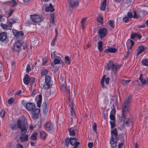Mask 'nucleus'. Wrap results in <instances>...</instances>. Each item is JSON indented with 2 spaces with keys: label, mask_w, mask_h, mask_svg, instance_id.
Wrapping results in <instances>:
<instances>
[{
  "label": "nucleus",
  "mask_w": 148,
  "mask_h": 148,
  "mask_svg": "<svg viewBox=\"0 0 148 148\" xmlns=\"http://www.w3.org/2000/svg\"><path fill=\"white\" fill-rule=\"evenodd\" d=\"M132 98V95H129L127 98L125 100L123 105L122 108V117L123 120H124L125 124L126 126L129 127L130 125V122L131 120L130 118H126V116L130 110V106L131 102V100Z\"/></svg>",
  "instance_id": "f257e3e1"
},
{
  "label": "nucleus",
  "mask_w": 148,
  "mask_h": 148,
  "mask_svg": "<svg viewBox=\"0 0 148 148\" xmlns=\"http://www.w3.org/2000/svg\"><path fill=\"white\" fill-rule=\"evenodd\" d=\"M17 127L21 129V135L19 138L21 141L24 142L28 140V135L26 134L27 131V122L26 120L24 119V121H21L18 119L17 121Z\"/></svg>",
  "instance_id": "f03ea898"
},
{
  "label": "nucleus",
  "mask_w": 148,
  "mask_h": 148,
  "mask_svg": "<svg viewBox=\"0 0 148 148\" xmlns=\"http://www.w3.org/2000/svg\"><path fill=\"white\" fill-rule=\"evenodd\" d=\"M118 134L116 128L111 130V136L110 140V143L111 147L115 148L117 147L118 139L117 136Z\"/></svg>",
  "instance_id": "7ed1b4c3"
},
{
  "label": "nucleus",
  "mask_w": 148,
  "mask_h": 148,
  "mask_svg": "<svg viewBox=\"0 0 148 148\" xmlns=\"http://www.w3.org/2000/svg\"><path fill=\"white\" fill-rule=\"evenodd\" d=\"M22 46L23 47V49H25L26 47V44L21 40H18L15 42L13 45L12 47L13 50L17 53H18L21 51V48Z\"/></svg>",
  "instance_id": "20e7f679"
},
{
  "label": "nucleus",
  "mask_w": 148,
  "mask_h": 148,
  "mask_svg": "<svg viewBox=\"0 0 148 148\" xmlns=\"http://www.w3.org/2000/svg\"><path fill=\"white\" fill-rule=\"evenodd\" d=\"M45 129L49 133L53 132L55 129L53 123L51 122H48L45 123L44 125Z\"/></svg>",
  "instance_id": "39448f33"
},
{
  "label": "nucleus",
  "mask_w": 148,
  "mask_h": 148,
  "mask_svg": "<svg viewBox=\"0 0 148 148\" xmlns=\"http://www.w3.org/2000/svg\"><path fill=\"white\" fill-rule=\"evenodd\" d=\"M24 101H22V104L24 106H26V109L29 111H31L32 112L34 111L36 109V105L34 103L29 102L27 103L25 105L23 103Z\"/></svg>",
  "instance_id": "423d86ee"
},
{
  "label": "nucleus",
  "mask_w": 148,
  "mask_h": 148,
  "mask_svg": "<svg viewBox=\"0 0 148 148\" xmlns=\"http://www.w3.org/2000/svg\"><path fill=\"white\" fill-rule=\"evenodd\" d=\"M119 68V66L117 64H108L106 69L108 70H111L115 74L117 72V69Z\"/></svg>",
  "instance_id": "0eeeda50"
},
{
  "label": "nucleus",
  "mask_w": 148,
  "mask_h": 148,
  "mask_svg": "<svg viewBox=\"0 0 148 148\" xmlns=\"http://www.w3.org/2000/svg\"><path fill=\"white\" fill-rule=\"evenodd\" d=\"M51 77L48 75L45 77V83L43 85V88L45 90L49 89L51 86Z\"/></svg>",
  "instance_id": "6e6552de"
},
{
  "label": "nucleus",
  "mask_w": 148,
  "mask_h": 148,
  "mask_svg": "<svg viewBox=\"0 0 148 148\" xmlns=\"http://www.w3.org/2000/svg\"><path fill=\"white\" fill-rule=\"evenodd\" d=\"M30 18L33 22L36 23L40 22L44 19V17L42 16L36 14L31 15Z\"/></svg>",
  "instance_id": "1a4fd4ad"
},
{
  "label": "nucleus",
  "mask_w": 148,
  "mask_h": 148,
  "mask_svg": "<svg viewBox=\"0 0 148 148\" xmlns=\"http://www.w3.org/2000/svg\"><path fill=\"white\" fill-rule=\"evenodd\" d=\"M12 32L14 35L15 36L17 40V41L19 40L20 38H22L24 36V33L22 31H18L15 29H12Z\"/></svg>",
  "instance_id": "9d476101"
},
{
  "label": "nucleus",
  "mask_w": 148,
  "mask_h": 148,
  "mask_svg": "<svg viewBox=\"0 0 148 148\" xmlns=\"http://www.w3.org/2000/svg\"><path fill=\"white\" fill-rule=\"evenodd\" d=\"M139 80L142 84H146L148 82V77H147V75L145 74H141L140 76Z\"/></svg>",
  "instance_id": "9b49d317"
},
{
  "label": "nucleus",
  "mask_w": 148,
  "mask_h": 148,
  "mask_svg": "<svg viewBox=\"0 0 148 148\" xmlns=\"http://www.w3.org/2000/svg\"><path fill=\"white\" fill-rule=\"evenodd\" d=\"M97 33L100 37L102 38L107 35L108 33V31L105 28H101L98 30Z\"/></svg>",
  "instance_id": "f8f14e48"
},
{
  "label": "nucleus",
  "mask_w": 148,
  "mask_h": 148,
  "mask_svg": "<svg viewBox=\"0 0 148 148\" xmlns=\"http://www.w3.org/2000/svg\"><path fill=\"white\" fill-rule=\"evenodd\" d=\"M113 108L110 112V117L111 121H115L116 110L113 104H112Z\"/></svg>",
  "instance_id": "ddd939ff"
},
{
  "label": "nucleus",
  "mask_w": 148,
  "mask_h": 148,
  "mask_svg": "<svg viewBox=\"0 0 148 148\" xmlns=\"http://www.w3.org/2000/svg\"><path fill=\"white\" fill-rule=\"evenodd\" d=\"M79 2L77 0H70V7L72 8L77 7L79 5Z\"/></svg>",
  "instance_id": "4468645a"
},
{
  "label": "nucleus",
  "mask_w": 148,
  "mask_h": 148,
  "mask_svg": "<svg viewBox=\"0 0 148 148\" xmlns=\"http://www.w3.org/2000/svg\"><path fill=\"white\" fill-rule=\"evenodd\" d=\"M60 89L63 92L65 93H68V95H70V87L69 86H66L63 84H62L60 86Z\"/></svg>",
  "instance_id": "2eb2a0df"
},
{
  "label": "nucleus",
  "mask_w": 148,
  "mask_h": 148,
  "mask_svg": "<svg viewBox=\"0 0 148 148\" xmlns=\"http://www.w3.org/2000/svg\"><path fill=\"white\" fill-rule=\"evenodd\" d=\"M40 112V109L39 108H36L34 111L32 112V118L34 119H35L38 117L37 115L39 114Z\"/></svg>",
  "instance_id": "dca6fc26"
},
{
  "label": "nucleus",
  "mask_w": 148,
  "mask_h": 148,
  "mask_svg": "<svg viewBox=\"0 0 148 148\" xmlns=\"http://www.w3.org/2000/svg\"><path fill=\"white\" fill-rule=\"evenodd\" d=\"M118 49L117 48L112 47H109L106 49L104 51V53H115L117 52Z\"/></svg>",
  "instance_id": "f3484780"
},
{
  "label": "nucleus",
  "mask_w": 148,
  "mask_h": 148,
  "mask_svg": "<svg viewBox=\"0 0 148 148\" xmlns=\"http://www.w3.org/2000/svg\"><path fill=\"white\" fill-rule=\"evenodd\" d=\"M36 100L37 101V104L38 107H40L42 101V95L41 94H39L38 96L37 97Z\"/></svg>",
  "instance_id": "a211bd4d"
},
{
  "label": "nucleus",
  "mask_w": 148,
  "mask_h": 148,
  "mask_svg": "<svg viewBox=\"0 0 148 148\" xmlns=\"http://www.w3.org/2000/svg\"><path fill=\"white\" fill-rule=\"evenodd\" d=\"M134 43V42L132 40L130 39H128L126 43V45L127 49H131Z\"/></svg>",
  "instance_id": "6ab92c4d"
},
{
  "label": "nucleus",
  "mask_w": 148,
  "mask_h": 148,
  "mask_svg": "<svg viewBox=\"0 0 148 148\" xmlns=\"http://www.w3.org/2000/svg\"><path fill=\"white\" fill-rule=\"evenodd\" d=\"M142 38V36L136 33H133L131 34L130 36V38L131 39H134L135 38H137L139 39H140Z\"/></svg>",
  "instance_id": "aec40b11"
},
{
  "label": "nucleus",
  "mask_w": 148,
  "mask_h": 148,
  "mask_svg": "<svg viewBox=\"0 0 148 148\" xmlns=\"http://www.w3.org/2000/svg\"><path fill=\"white\" fill-rule=\"evenodd\" d=\"M7 37V34L5 32H2L0 33V41L2 42L4 41L6 39Z\"/></svg>",
  "instance_id": "412c9836"
},
{
  "label": "nucleus",
  "mask_w": 148,
  "mask_h": 148,
  "mask_svg": "<svg viewBox=\"0 0 148 148\" xmlns=\"http://www.w3.org/2000/svg\"><path fill=\"white\" fill-rule=\"evenodd\" d=\"M30 78L29 75L27 74H26L23 79V81L24 84L26 85L28 84L30 82Z\"/></svg>",
  "instance_id": "4be33fe9"
},
{
  "label": "nucleus",
  "mask_w": 148,
  "mask_h": 148,
  "mask_svg": "<svg viewBox=\"0 0 148 148\" xmlns=\"http://www.w3.org/2000/svg\"><path fill=\"white\" fill-rule=\"evenodd\" d=\"M68 97L69 101L68 103V105L69 106V108H74L73 100L70 99L71 95H68Z\"/></svg>",
  "instance_id": "5701e85b"
},
{
  "label": "nucleus",
  "mask_w": 148,
  "mask_h": 148,
  "mask_svg": "<svg viewBox=\"0 0 148 148\" xmlns=\"http://www.w3.org/2000/svg\"><path fill=\"white\" fill-rule=\"evenodd\" d=\"M145 50V48L143 46H139L138 49L137 50V52L136 54V56H138L139 54L142 53Z\"/></svg>",
  "instance_id": "b1692460"
},
{
  "label": "nucleus",
  "mask_w": 148,
  "mask_h": 148,
  "mask_svg": "<svg viewBox=\"0 0 148 148\" xmlns=\"http://www.w3.org/2000/svg\"><path fill=\"white\" fill-rule=\"evenodd\" d=\"M69 132L71 136H74L76 134V132L75 129L74 127L70 128L69 130Z\"/></svg>",
  "instance_id": "393cba45"
},
{
  "label": "nucleus",
  "mask_w": 148,
  "mask_h": 148,
  "mask_svg": "<svg viewBox=\"0 0 148 148\" xmlns=\"http://www.w3.org/2000/svg\"><path fill=\"white\" fill-rule=\"evenodd\" d=\"M98 49L100 52H102L103 51V42L101 41H99L98 42Z\"/></svg>",
  "instance_id": "a878e982"
},
{
  "label": "nucleus",
  "mask_w": 148,
  "mask_h": 148,
  "mask_svg": "<svg viewBox=\"0 0 148 148\" xmlns=\"http://www.w3.org/2000/svg\"><path fill=\"white\" fill-rule=\"evenodd\" d=\"M106 1L107 0H104L101 5L100 9L102 11L104 10L106 8Z\"/></svg>",
  "instance_id": "bb28decb"
},
{
  "label": "nucleus",
  "mask_w": 148,
  "mask_h": 148,
  "mask_svg": "<svg viewBox=\"0 0 148 148\" xmlns=\"http://www.w3.org/2000/svg\"><path fill=\"white\" fill-rule=\"evenodd\" d=\"M40 134L41 138L42 139L45 140L47 135V134L44 131H41L40 132Z\"/></svg>",
  "instance_id": "cd10ccee"
},
{
  "label": "nucleus",
  "mask_w": 148,
  "mask_h": 148,
  "mask_svg": "<svg viewBox=\"0 0 148 148\" xmlns=\"http://www.w3.org/2000/svg\"><path fill=\"white\" fill-rule=\"evenodd\" d=\"M45 10L47 12H53L54 11V9H53V6L51 5V4H50L49 6L46 8H45Z\"/></svg>",
  "instance_id": "c85d7f7f"
},
{
  "label": "nucleus",
  "mask_w": 148,
  "mask_h": 148,
  "mask_svg": "<svg viewBox=\"0 0 148 148\" xmlns=\"http://www.w3.org/2000/svg\"><path fill=\"white\" fill-rule=\"evenodd\" d=\"M54 59L53 62L55 64H58L60 63L61 60V58L59 56L56 57Z\"/></svg>",
  "instance_id": "c756f323"
},
{
  "label": "nucleus",
  "mask_w": 148,
  "mask_h": 148,
  "mask_svg": "<svg viewBox=\"0 0 148 148\" xmlns=\"http://www.w3.org/2000/svg\"><path fill=\"white\" fill-rule=\"evenodd\" d=\"M76 138L71 137L70 144L73 146L76 145L77 142L76 141Z\"/></svg>",
  "instance_id": "7c9ffc66"
},
{
  "label": "nucleus",
  "mask_w": 148,
  "mask_h": 148,
  "mask_svg": "<svg viewBox=\"0 0 148 148\" xmlns=\"http://www.w3.org/2000/svg\"><path fill=\"white\" fill-rule=\"evenodd\" d=\"M105 79V75H104L103 76V77H102L101 80V85L102 87L103 88H106V86L104 85V81Z\"/></svg>",
  "instance_id": "2f4dec72"
},
{
  "label": "nucleus",
  "mask_w": 148,
  "mask_h": 148,
  "mask_svg": "<svg viewBox=\"0 0 148 148\" xmlns=\"http://www.w3.org/2000/svg\"><path fill=\"white\" fill-rule=\"evenodd\" d=\"M125 142L124 139L121 140V142H119L118 147L117 148H122L123 146L125 145Z\"/></svg>",
  "instance_id": "473e14b6"
},
{
  "label": "nucleus",
  "mask_w": 148,
  "mask_h": 148,
  "mask_svg": "<svg viewBox=\"0 0 148 148\" xmlns=\"http://www.w3.org/2000/svg\"><path fill=\"white\" fill-rule=\"evenodd\" d=\"M97 20L100 24H102L103 23V16H99L97 18Z\"/></svg>",
  "instance_id": "72a5a7b5"
},
{
  "label": "nucleus",
  "mask_w": 148,
  "mask_h": 148,
  "mask_svg": "<svg viewBox=\"0 0 148 148\" xmlns=\"http://www.w3.org/2000/svg\"><path fill=\"white\" fill-rule=\"evenodd\" d=\"M70 115L72 117H75V112L74 110V108H70Z\"/></svg>",
  "instance_id": "f704fd0d"
},
{
  "label": "nucleus",
  "mask_w": 148,
  "mask_h": 148,
  "mask_svg": "<svg viewBox=\"0 0 148 148\" xmlns=\"http://www.w3.org/2000/svg\"><path fill=\"white\" fill-rule=\"evenodd\" d=\"M48 73V71L46 69H42L41 72V76L43 75H45L47 74Z\"/></svg>",
  "instance_id": "c9c22d12"
},
{
  "label": "nucleus",
  "mask_w": 148,
  "mask_h": 148,
  "mask_svg": "<svg viewBox=\"0 0 148 148\" xmlns=\"http://www.w3.org/2000/svg\"><path fill=\"white\" fill-rule=\"evenodd\" d=\"M142 63L144 66H148V59H146L142 61Z\"/></svg>",
  "instance_id": "e433bc0d"
},
{
  "label": "nucleus",
  "mask_w": 148,
  "mask_h": 148,
  "mask_svg": "<svg viewBox=\"0 0 148 148\" xmlns=\"http://www.w3.org/2000/svg\"><path fill=\"white\" fill-rule=\"evenodd\" d=\"M37 138L36 133H34L32 134L30 137V139L31 140H36Z\"/></svg>",
  "instance_id": "4c0bfd02"
},
{
  "label": "nucleus",
  "mask_w": 148,
  "mask_h": 148,
  "mask_svg": "<svg viewBox=\"0 0 148 148\" xmlns=\"http://www.w3.org/2000/svg\"><path fill=\"white\" fill-rule=\"evenodd\" d=\"M114 20H110L109 21V25L111 27L114 28Z\"/></svg>",
  "instance_id": "58836bf2"
},
{
  "label": "nucleus",
  "mask_w": 148,
  "mask_h": 148,
  "mask_svg": "<svg viewBox=\"0 0 148 148\" xmlns=\"http://www.w3.org/2000/svg\"><path fill=\"white\" fill-rule=\"evenodd\" d=\"M86 19L85 18H84L82 19V20L81 23V26L82 27V29H83L84 27V25L85 23L86 22Z\"/></svg>",
  "instance_id": "ea45409f"
},
{
  "label": "nucleus",
  "mask_w": 148,
  "mask_h": 148,
  "mask_svg": "<svg viewBox=\"0 0 148 148\" xmlns=\"http://www.w3.org/2000/svg\"><path fill=\"white\" fill-rule=\"evenodd\" d=\"M115 121H110V123L111 125V128L112 129H113L115 126Z\"/></svg>",
  "instance_id": "a19ab883"
},
{
  "label": "nucleus",
  "mask_w": 148,
  "mask_h": 148,
  "mask_svg": "<svg viewBox=\"0 0 148 148\" xmlns=\"http://www.w3.org/2000/svg\"><path fill=\"white\" fill-rule=\"evenodd\" d=\"M130 81L131 80H123L121 81V83L123 85H125L129 83Z\"/></svg>",
  "instance_id": "79ce46f5"
},
{
  "label": "nucleus",
  "mask_w": 148,
  "mask_h": 148,
  "mask_svg": "<svg viewBox=\"0 0 148 148\" xmlns=\"http://www.w3.org/2000/svg\"><path fill=\"white\" fill-rule=\"evenodd\" d=\"M5 112L4 110H2L0 112V116L2 117L3 118L4 117L5 114Z\"/></svg>",
  "instance_id": "37998d69"
},
{
  "label": "nucleus",
  "mask_w": 148,
  "mask_h": 148,
  "mask_svg": "<svg viewBox=\"0 0 148 148\" xmlns=\"http://www.w3.org/2000/svg\"><path fill=\"white\" fill-rule=\"evenodd\" d=\"M9 24H10L11 25H12V24L16 22V21L12 18H10L9 19Z\"/></svg>",
  "instance_id": "c03bdc74"
},
{
  "label": "nucleus",
  "mask_w": 148,
  "mask_h": 148,
  "mask_svg": "<svg viewBox=\"0 0 148 148\" xmlns=\"http://www.w3.org/2000/svg\"><path fill=\"white\" fill-rule=\"evenodd\" d=\"M10 2L12 6H15L17 5V3L14 0H11V1H10Z\"/></svg>",
  "instance_id": "a18cd8bd"
},
{
  "label": "nucleus",
  "mask_w": 148,
  "mask_h": 148,
  "mask_svg": "<svg viewBox=\"0 0 148 148\" xmlns=\"http://www.w3.org/2000/svg\"><path fill=\"white\" fill-rule=\"evenodd\" d=\"M56 36H55V38L52 40L51 43V45L52 46H54L55 45V43L57 39Z\"/></svg>",
  "instance_id": "49530a36"
},
{
  "label": "nucleus",
  "mask_w": 148,
  "mask_h": 148,
  "mask_svg": "<svg viewBox=\"0 0 148 148\" xmlns=\"http://www.w3.org/2000/svg\"><path fill=\"white\" fill-rule=\"evenodd\" d=\"M65 60L67 61L68 64H71V60L69 57L68 56H65Z\"/></svg>",
  "instance_id": "de8ad7c7"
},
{
  "label": "nucleus",
  "mask_w": 148,
  "mask_h": 148,
  "mask_svg": "<svg viewBox=\"0 0 148 148\" xmlns=\"http://www.w3.org/2000/svg\"><path fill=\"white\" fill-rule=\"evenodd\" d=\"M92 129L94 131L96 132L97 126L95 123H94L92 124Z\"/></svg>",
  "instance_id": "09e8293b"
},
{
  "label": "nucleus",
  "mask_w": 148,
  "mask_h": 148,
  "mask_svg": "<svg viewBox=\"0 0 148 148\" xmlns=\"http://www.w3.org/2000/svg\"><path fill=\"white\" fill-rule=\"evenodd\" d=\"M58 56L56 55L55 52H53L52 53H51V57L52 59H54L55 58L57 57H56Z\"/></svg>",
  "instance_id": "8fccbe9b"
},
{
  "label": "nucleus",
  "mask_w": 148,
  "mask_h": 148,
  "mask_svg": "<svg viewBox=\"0 0 148 148\" xmlns=\"http://www.w3.org/2000/svg\"><path fill=\"white\" fill-rule=\"evenodd\" d=\"M14 101V99L13 98L11 97L10 98L8 101V103L9 104H11Z\"/></svg>",
  "instance_id": "3c124183"
},
{
  "label": "nucleus",
  "mask_w": 148,
  "mask_h": 148,
  "mask_svg": "<svg viewBox=\"0 0 148 148\" xmlns=\"http://www.w3.org/2000/svg\"><path fill=\"white\" fill-rule=\"evenodd\" d=\"M71 138H67L66 140V145L68 146L69 144V142L70 143Z\"/></svg>",
  "instance_id": "603ef678"
},
{
  "label": "nucleus",
  "mask_w": 148,
  "mask_h": 148,
  "mask_svg": "<svg viewBox=\"0 0 148 148\" xmlns=\"http://www.w3.org/2000/svg\"><path fill=\"white\" fill-rule=\"evenodd\" d=\"M123 20L125 23H127L129 20V18L127 16H125L123 18Z\"/></svg>",
  "instance_id": "864d4df0"
},
{
  "label": "nucleus",
  "mask_w": 148,
  "mask_h": 148,
  "mask_svg": "<svg viewBox=\"0 0 148 148\" xmlns=\"http://www.w3.org/2000/svg\"><path fill=\"white\" fill-rule=\"evenodd\" d=\"M120 138L122 140L123 139L125 140V134L123 133H121L119 134Z\"/></svg>",
  "instance_id": "5fc2aeb1"
},
{
  "label": "nucleus",
  "mask_w": 148,
  "mask_h": 148,
  "mask_svg": "<svg viewBox=\"0 0 148 148\" xmlns=\"http://www.w3.org/2000/svg\"><path fill=\"white\" fill-rule=\"evenodd\" d=\"M54 15L53 14H51V18L50 20L51 21V22L54 23Z\"/></svg>",
  "instance_id": "6e6d98bb"
},
{
  "label": "nucleus",
  "mask_w": 148,
  "mask_h": 148,
  "mask_svg": "<svg viewBox=\"0 0 148 148\" xmlns=\"http://www.w3.org/2000/svg\"><path fill=\"white\" fill-rule=\"evenodd\" d=\"M31 70V67L30 65L28 64L27 65L26 67V71L27 73H28Z\"/></svg>",
  "instance_id": "4d7b16f0"
},
{
  "label": "nucleus",
  "mask_w": 148,
  "mask_h": 148,
  "mask_svg": "<svg viewBox=\"0 0 148 148\" xmlns=\"http://www.w3.org/2000/svg\"><path fill=\"white\" fill-rule=\"evenodd\" d=\"M127 15L130 18H132L133 17V14L132 12H128L127 13Z\"/></svg>",
  "instance_id": "13d9d810"
},
{
  "label": "nucleus",
  "mask_w": 148,
  "mask_h": 148,
  "mask_svg": "<svg viewBox=\"0 0 148 148\" xmlns=\"http://www.w3.org/2000/svg\"><path fill=\"white\" fill-rule=\"evenodd\" d=\"M93 146V143L92 142H90L88 144V147L89 148H92Z\"/></svg>",
  "instance_id": "bf43d9fd"
},
{
  "label": "nucleus",
  "mask_w": 148,
  "mask_h": 148,
  "mask_svg": "<svg viewBox=\"0 0 148 148\" xmlns=\"http://www.w3.org/2000/svg\"><path fill=\"white\" fill-rule=\"evenodd\" d=\"M16 148H23V146L19 143H17L16 145Z\"/></svg>",
  "instance_id": "052dcab7"
},
{
  "label": "nucleus",
  "mask_w": 148,
  "mask_h": 148,
  "mask_svg": "<svg viewBox=\"0 0 148 148\" xmlns=\"http://www.w3.org/2000/svg\"><path fill=\"white\" fill-rule=\"evenodd\" d=\"M105 82L107 84H108L109 83L110 79L109 77H107L105 79Z\"/></svg>",
  "instance_id": "680f3d73"
},
{
  "label": "nucleus",
  "mask_w": 148,
  "mask_h": 148,
  "mask_svg": "<svg viewBox=\"0 0 148 148\" xmlns=\"http://www.w3.org/2000/svg\"><path fill=\"white\" fill-rule=\"evenodd\" d=\"M35 81V79L34 78L32 77L30 78V82L33 84Z\"/></svg>",
  "instance_id": "e2e57ef3"
},
{
  "label": "nucleus",
  "mask_w": 148,
  "mask_h": 148,
  "mask_svg": "<svg viewBox=\"0 0 148 148\" xmlns=\"http://www.w3.org/2000/svg\"><path fill=\"white\" fill-rule=\"evenodd\" d=\"M134 15L133 16V17L134 18H138V16H137L136 12L135 11H134Z\"/></svg>",
  "instance_id": "0e129e2a"
},
{
  "label": "nucleus",
  "mask_w": 148,
  "mask_h": 148,
  "mask_svg": "<svg viewBox=\"0 0 148 148\" xmlns=\"http://www.w3.org/2000/svg\"><path fill=\"white\" fill-rule=\"evenodd\" d=\"M1 27L3 28L4 29H6L7 28L8 26L5 24H3L2 25Z\"/></svg>",
  "instance_id": "69168bd1"
},
{
  "label": "nucleus",
  "mask_w": 148,
  "mask_h": 148,
  "mask_svg": "<svg viewBox=\"0 0 148 148\" xmlns=\"http://www.w3.org/2000/svg\"><path fill=\"white\" fill-rule=\"evenodd\" d=\"M47 59H45L43 60L42 64L43 65H45L47 62Z\"/></svg>",
  "instance_id": "338daca9"
},
{
  "label": "nucleus",
  "mask_w": 148,
  "mask_h": 148,
  "mask_svg": "<svg viewBox=\"0 0 148 148\" xmlns=\"http://www.w3.org/2000/svg\"><path fill=\"white\" fill-rule=\"evenodd\" d=\"M13 12V11L12 10H10V11L8 13V15H9V17L10 16L12 15V13Z\"/></svg>",
  "instance_id": "774afa93"
}]
</instances>
